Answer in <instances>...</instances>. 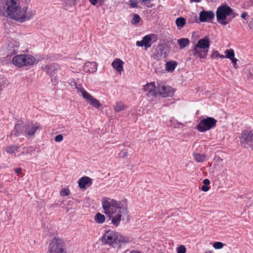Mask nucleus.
Masks as SVG:
<instances>
[{"instance_id": "obj_4", "label": "nucleus", "mask_w": 253, "mask_h": 253, "mask_svg": "<svg viewBox=\"0 0 253 253\" xmlns=\"http://www.w3.org/2000/svg\"><path fill=\"white\" fill-rule=\"evenodd\" d=\"M232 13V8L226 4L219 6L216 9L217 21L222 25H226L231 22L230 15Z\"/></svg>"}, {"instance_id": "obj_6", "label": "nucleus", "mask_w": 253, "mask_h": 253, "mask_svg": "<svg viewBox=\"0 0 253 253\" xmlns=\"http://www.w3.org/2000/svg\"><path fill=\"white\" fill-rule=\"evenodd\" d=\"M49 253H67L64 243L60 238H54L49 244Z\"/></svg>"}, {"instance_id": "obj_20", "label": "nucleus", "mask_w": 253, "mask_h": 253, "mask_svg": "<svg viewBox=\"0 0 253 253\" xmlns=\"http://www.w3.org/2000/svg\"><path fill=\"white\" fill-rule=\"evenodd\" d=\"M91 184L92 179L87 176L82 177L79 181V186L82 189L84 188L86 186H89Z\"/></svg>"}, {"instance_id": "obj_10", "label": "nucleus", "mask_w": 253, "mask_h": 253, "mask_svg": "<svg viewBox=\"0 0 253 253\" xmlns=\"http://www.w3.org/2000/svg\"><path fill=\"white\" fill-rule=\"evenodd\" d=\"M214 16L215 14L213 11L203 10L200 12L199 19L202 22H210L214 18Z\"/></svg>"}, {"instance_id": "obj_1", "label": "nucleus", "mask_w": 253, "mask_h": 253, "mask_svg": "<svg viewBox=\"0 0 253 253\" xmlns=\"http://www.w3.org/2000/svg\"><path fill=\"white\" fill-rule=\"evenodd\" d=\"M102 201V208L105 214L109 217L110 219H112V223L114 225L118 226L122 216H127L128 214L126 202L124 204L106 197L103 198Z\"/></svg>"}, {"instance_id": "obj_57", "label": "nucleus", "mask_w": 253, "mask_h": 253, "mask_svg": "<svg viewBox=\"0 0 253 253\" xmlns=\"http://www.w3.org/2000/svg\"><path fill=\"white\" fill-rule=\"evenodd\" d=\"M205 253H212L211 251H207Z\"/></svg>"}, {"instance_id": "obj_26", "label": "nucleus", "mask_w": 253, "mask_h": 253, "mask_svg": "<svg viewBox=\"0 0 253 253\" xmlns=\"http://www.w3.org/2000/svg\"><path fill=\"white\" fill-rule=\"evenodd\" d=\"M75 86V88L77 89L78 92H80L84 98L88 94L84 87L80 84L76 83L75 82L73 83Z\"/></svg>"}, {"instance_id": "obj_23", "label": "nucleus", "mask_w": 253, "mask_h": 253, "mask_svg": "<svg viewBox=\"0 0 253 253\" xmlns=\"http://www.w3.org/2000/svg\"><path fill=\"white\" fill-rule=\"evenodd\" d=\"M23 132V126L20 124H16L11 132V135L18 136Z\"/></svg>"}, {"instance_id": "obj_49", "label": "nucleus", "mask_w": 253, "mask_h": 253, "mask_svg": "<svg viewBox=\"0 0 253 253\" xmlns=\"http://www.w3.org/2000/svg\"><path fill=\"white\" fill-rule=\"evenodd\" d=\"M203 183L205 185L208 186L210 184V181L209 179H207V178L203 180Z\"/></svg>"}, {"instance_id": "obj_30", "label": "nucleus", "mask_w": 253, "mask_h": 253, "mask_svg": "<svg viewBox=\"0 0 253 253\" xmlns=\"http://www.w3.org/2000/svg\"><path fill=\"white\" fill-rule=\"evenodd\" d=\"M18 148V146L15 145H12L6 147V151L8 153L12 154L15 153L16 151H17Z\"/></svg>"}, {"instance_id": "obj_17", "label": "nucleus", "mask_w": 253, "mask_h": 253, "mask_svg": "<svg viewBox=\"0 0 253 253\" xmlns=\"http://www.w3.org/2000/svg\"><path fill=\"white\" fill-rule=\"evenodd\" d=\"M23 58L22 62V67L23 66H31L34 64L36 62V58L28 54H23V56L22 57Z\"/></svg>"}, {"instance_id": "obj_55", "label": "nucleus", "mask_w": 253, "mask_h": 253, "mask_svg": "<svg viewBox=\"0 0 253 253\" xmlns=\"http://www.w3.org/2000/svg\"><path fill=\"white\" fill-rule=\"evenodd\" d=\"M201 0H194V2H199L201 1Z\"/></svg>"}, {"instance_id": "obj_34", "label": "nucleus", "mask_w": 253, "mask_h": 253, "mask_svg": "<svg viewBox=\"0 0 253 253\" xmlns=\"http://www.w3.org/2000/svg\"><path fill=\"white\" fill-rule=\"evenodd\" d=\"M141 18L139 15L137 14H134L133 15V18L131 21V23L133 25L137 24L140 22Z\"/></svg>"}, {"instance_id": "obj_47", "label": "nucleus", "mask_w": 253, "mask_h": 253, "mask_svg": "<svg viewBox=\"0 0 253 253\" xmlns=\"http://www.w3.org/2000/svg\"><path fill=\"white\" fill-rule=\"evenodd\" d=\"M248 16L249 15H248V12H243L241 14V17H242V18L246 20L247 19V17H248Z\"/></svg>"}, {"instance_id": "obj_24", "label": "nucleus", "mask_w": 253, "mask_h": 253, "mask_svg": "<svg viewBox=\"0 0 253 253\" xmlns=\"http://www.w3.org/2000/svg\"><path fill=\"white\" fill-rule=\"evenodd\" d=\"M177 65V62L176 61L169 60L166 62L165 68L166 71L168 72H172Z\"/></svg>"}, {"instance_id": "obj_54", "label": "nucleus", "mask_w": 253, "mask_h": 253, "mask_svg": "<svg viewBox=\"0 0 253 253\" xmlns=\"http://www.w3.org/2000/svg\"><path fill=\"white\" fill-rule=\"evenodd\" d=\"M141 1H142V2H144V3H150V0H140Z\"/></svg>"}, {"instance_id": "obj_39", "label": "nucleus", "mask_w": 253, "mask_h": 253, "mask_svg": "<svg viewBox=\"0 0 253 253\" xmlns=\"http://www.w3.org/2000/svg\"><path fill=\"white\" fill-rule=\"evenodd\" d=\"M218 57L221 58H224V55H220L217 50H213L211 55V58H217Z\"/></svg>"}, {"instance_id": "obj_5", "label": "nucleus", "mask_w": 253, "mask_h": 253, "mask_svg": "<svg viewBox=\"0 0 253 253\" xmlns=\"http://www.w3.org/2000/svg\"><path fill=\"white\" fill-rule=\"evenodd\" d=\"M217 120L211 117L200 120V123L197 126V129L201 132H204L210 130L216 126Z\"/></svg>"}, {"instance_id": "obj_14", "label": "nucleus", "mask_w": 253, "mask_h": 253, "mask_svg": "<svg viewBox=\"0 0 253 253\" xmlns=\"http://www.w3.org/2000/svg\"><path fill=\"white\" fill-rule=\"evenodd\" d=\"M153 35H147L143 37L141 41H137L136 45L138 46H145L146 48H150L151 46L152 37Z\"/></svg>"}, {"instance_id": "obj_29", "label": "nucleus", "mask_w": 253, "mask_h": 253, "mask_svg": "<svg viewBox=\"0 0 253 253\" xmlns=\"http://www.w3.org/2000/svg\"><path fill=\"white\" fill-rule=\"evenodd\" d=\"M175 24L178 28H181L183 27L186 24L185 19L182 17L176 18Z\"/></svg>"}, {"instance_id": "obj_33", "label": "nucleus", "mask_w": 253, "mask_h": 253, "mask_svg": "<svg viewBox=\"0 0 253 253\" xmlns=\"http://www.w3.org/2000/svg\"><path fill=\"white\" fill-rule=\"evenodd\" d=\"M125 109V105L124 103L121 102L117 103L116 105L114 107L115 111L116 112H119L121 111L124 110Z\"/></svg>"}, {"instance_id": "obj_11", "label": "nucleus", "mask_w": 253, "mask_h": 253, "mask_svg": "<svg viewBox=\"0 0 253 253\" xmlns=\"http://www.w3.org/2000/svg\"><path fill=\"white\" fill-rule=\"evenodd\" d=\"M208 51V50H204L199 47L197 48L196 46L195 45L194 49L191 50V55H193L196 59L198 58L205 59L207 56Z\"/></svg>"}, {"instance_id": "obj_40", "label": "nucleus", "mask_w": 253, "mask_h": 253, "mask_svg": "<svg viewBox=\"0 0 253 253\" xmlns=\"http://www.w3.org/2000/svg\"><path fill=\"white\" fill-rule=\"evenodd\" d=\"M129 4L131 8H138V1L137 0H129Z\"/></svg>"}, {"instance_id": "obj_38", "label": "nucleus", "mask_w": 253, "mask_h": 253, "mask_svg": "<svg viewBox=\"0 0 253 253\" xmlns=\"http://www.w3.org/2000/svg\"><path fill=\"white\" fill-rule=\"evenodd\" d=\"M198 21V17L197 16L195 13H192L190 15V18H189L188 20V22L189 23L192 24L195 22H197Z\"/></svg>"}, {"instance_id": "obj_7", "label": "nucleus", "mask_w": 253, "mask_h": 253, "mask_svg": "<svg viewBox=\"0 0 253 253\" xmlns=\"http://www.w3.org/2000/svg\"><path fill=\"white\" fill-rule=\"evenodd\" d=\"M240 139L243 147L246 148L253 147V130L251 131L245 130L242 132Z\"/></svg>"}, {"instance_id": "obj_8", "label": "nucleus", "mask_w": 253, "mask_h": 253, "mask_svg": "<svg viewBox=\"0 0 253 253\" xmlns=\"http://www.w3.org/2000/svg\"><path fill=\"white\" fill-rule=\"evenodd\" d=\"M34 14L35 13L32 10L28 11L27 7H23L22 8L16 21L21 23L24 22L31 19Z\"/></svg>"}, {"instance_id": "obj_50", "label": "nucleus", "mask_w": 253, "mask_h": 253, "mask_svg": "<svg viewBox=\"0 0 253 253\" xmlns=\"http://www.w3.org/2000/svg\"><path fill=\"white\" fill-rule=\"evenodd\" d=\"M230 60H231L232 62L233 63L234 67H236L235 65L237 64V62L238 61V60L236 58H235V57L231 59Z\"/></svg>"}, {"instance_id": "obj_53", "label": "nucleus", "mask_w": 253, "mask_h": 253, "mask_svg": "<svg viewBox=\"0 0 253 253\" xmlns=\"http://www.w3.org/2000/svg\"><path fill=\"white\" fill-rule=\"evenodd\" d=\"M76 0H65L69 3H75Z\"/></svg>"}, {"instance_id": "obj_27", "label": "nucleus", "mask_w": 253, "mask_h": 253, "mask_svg": "<svg viewBox=\"0 0 253 253\" xmlns=\"http://www.w3.org/2000/svg\"><path fill=\"white\" fill-rule=\"evenodd\" d=\"M94 219L96 223L98 224H102L105 220V216L104 215L98 212L95 215Z\"/></svg>"}, {"instance_id": "obj_28", "label": "nucleus", "mask_w": 253, "mask_h": 253, "mask_svg": "<svg viewBox=\"0 0 253 253\" xmlns=\"http://www.w3.org/2000/svg\"><path fill=\"white\" fill-rule=\"evenodd\" d=\"M180 49H183L188 45L189 41L187 38H182L178 40L177 41Z\"/></svg>"}, {"instance_id": "obj_41", "label": "nucleus", "mask_w": 253, "mask_h": 253, "mask_svg": "<svg viewBox=\"0 0 253 253\" xmlns=\"http://www.w3.org/2000/svg\"><path fill=\"white\" fill-rule=\"evenodd\" d=\"M224 246V244L220 242H216L214 243L213 247L215 249H220Z\"/></svg>"}, {"instance_id": "obj_52", "label": "nucleus", "mask_w": 253, "mask_h": 253, "mask_svg": "<svg viewBox=\"0 0 253 253\" xmlns=\"http://www.w3.org/2000/svg\"><path fill=\"white\" fill-rule=\"evenodd\" d=\"M130 253H140L139 251L137 250H132L130 251Z\"/></svg>"}, {"instance_id": "obj_58", "label": "nucleus", "mask_w": 253, "mask_h": 253, "mask_svg": "<svg viewBox=\"0 0 253 253\" xmlns=\"http://www.w3.org/2000/svg\"><path fill=\"white\" fill-rule=\"evenodd\" d=\"M190 0L192 1H194V0Z\"/></svg>"}, {"instance_id": "obj_43", "label": "nucleus", "mask_w": 253, "mask_h": 253, "mask_svg": "<svg viewBox=\"0 0 253 253\" xmlns=\"http://www.w3.org/2000/svg\"><path fill=\"white\" fill-rule=\"evenodd\" d=\"M90 3L93 5H95L97 1H99V5H102L104 2L105 0H89Z\"/></svg>"}, {"instance_id": "obj_3", "label": "nucleus", "mask_w": 253, "mask_h": 253, "mask_svg": "<svg viewBox=\"0 0 253 253\" xmlns=\"http://www.w3.org/2000/svg\"><path fill=\"white\" fill-rule=\"evenodd\" d=\"M101 242L105 245H109L115 248L120 243H126L129 242V238L124 236L120 233L112 230L105 231L101 237Z\"/></svg>"}, {"instance_id": "obj_56", "label": "nucleus", "mask_w": 253, "mask_h": 253, "mask_svg": "<svg viewBox=\"0 0 253 253\" xmlns=\"http://www.w3.org/2000/svg\"><path fill=\"white\" fill-rule=\"evenodd\" d=\"M73 82H72L71 83V85L72 86H74V84L73 83Z\"/></svg>"}, {"instance_id": "obj_18", "label": "nucleus", "mask_w": 253, "mask_h": 253, "mask_svg": "<svg viewBox=\"0 0 253 253\" xmlns=\"http://www.w3.org/2000/svg\"><path fill=\"white\" fill-rule=\"evenodd\" d=\"M166 54L165 46L162 45H159L156 49L155 54H154L155 59L159 60L162 57H165Z\"/></svg>"}, {"instance_id": "obj_16", "label": "nucleus", "mask_w": 253, "mask_h": 253, "mask_svg": "<svg viewBox=\"0 0 253 253\" xmlns=\"http://www.w3.org/2000/svg\"><path fill=\"white\" fill-rule=\"evenodd\" d=\"M155 87L154 83H148L144 86V90L147 92L148 96H155L156 95Z\"/></svg>"}, {"instance_id": "obj_2", "label": "nucleus", "mask_w": 253, "mask_h": 253, "mask_svg": "<svg viewBox=\"0 0 253 253\" xmlns=\"http://www.w3.org/2000/svg\"><path fill=\"white\" fill-rule=\"evenodd\" d=\"M22 8L19 0H2L0 12L3 16L6 14L9 18L16 21Z\"/></svg>"}, {"instance_id": "obj_37", "label": "nucleus", "mask_w": 253, "mask_h": 253, "mask_svg": "<svg viewBox=\"0 0 253 253\" xmlns=\"http://www.w3.org/2000/svg\"><path fill=\"white\" fill-rule=\"evenodd\" d=\"M17 53V50L15 47L13 48L12 46H9L8 49L7 57L11 56Z\"/></svg>"}, {"instance_id": "obj_46", "label": "nucleus", "mask_w": 253, "mask_h": 253, "mask_svg": "<svg viewBox=\"0 0 253 253\" xmlns=\"http://www.w3.org/2000/svg\"><path fill=\"white\" fill-rule=\"evenodd\" d=\"M238 15V14L236 13V12H234L233 11V10L232 9V13L230 15L229 18H231V21L232 20V19L235 18V17L237 16Z\"/></svg>"}, {"instance_id": "obj_48", "label": "nucleus", "mask_w": 253, "mask_h": 253, "mask_svg": "<svg viewBox=\"0 0 253 253\" xmlns=\"http://www.w3.org/2000/svg\"><path fill=\"white\" fill-rule=\"evenodd\" d=\"M201 190L203 191L207 192L209 190V187L207 185H204L202 186Z\"/></svg>"}, {"instance_id": "obj_44", "label": "nucleus", "mask_w": 253, "mask_h": 253, "mask_svg": "<svg viewBox=\"0 0 253 253\" xmlns=\"http://www.w3.org/2000/svg\"><path fill=\"white\" fill-rule=\"evenodd\" d=\"M63 136L62 134H58V135H56L54 138V140L56 142H58L62 141L63 140Z\"/></svg>"}, {"instance_id": "obj_21", "label": "nucleus", "mask_w": 253, "mask_h": 253, "mask_svg": "<svg viewBox=\"0 0 253 253\" xmlns=\"http://www.w3.org/2000/svg\"><path fill=\"white\" fill-rule=\"evenodd\" d=\"M84 99L86 101L89 102L90 104L95 108L98 109L101 106L100 102L97 99L94 98L89 93L84 98Z\"/></svg>"}, {"instance_id": "obj_31", "label": "nucleus", "mask_w": 253, "mask_h": 253, "mask_svg": "<svg viewBox=\"0 0 253 253\" xmlns=\"http://www.w3.org/2000/svg\"><path fill=\"white\" fill-rule=\"evenodd\" d=\"M193 156L194 159L196 160V161L200 163L204 162L206 158V155H202L199 153L194 154Z\"/></svg>"}, {"instance_id": "obj_45", "label": "nucleus", "mask_w": 253, "mask_h": 253, "mask_svg": "<svg viewBox=\"0 0 253 253\" xmlns=\"http://www.w3.org/2000/svg\"><path fill=\"white\" fill-rule=\"evenodd\" d=\"M70 192L67 189H63L61 192V195L62 196H68L69 195Z\"/></svg>"}, {"instance_id": "obj_35", "label": "nucleus", "mask_w": 253, "mask_h": 253, "mask_svg": "<svg viewBox=\"0 0 253 253\" xmlns=\"http://www.w3.org/2000/svg\"><path fill=\"white\" fill-rule=\"evenodd\" d=\"M8 84V82L6 79H2L0 80V92L6 87Z\"/></svg>"}, {"instance_id": "obj_19", "label": "nucleus", "mask_w": 253, "mask_h": 253, "mask_svg": "<svg viewBox=\"0 0 253 253\" xmlns=\"http://www.w3.org/2000/svg\"><path fill=\"white\" fill-rule=\"evenodd\" d=\"M84 70L85 72L94 73L97 70V64L95 62H88L85 63Z\"/></svg>"}, {"instance_id": "obj_42", "label": "nucleus", "mask_w": 253, "mask_h": 253, "mask_svg": "<svg viewBox=\"0 0 253 253\" xmlns=\"http://www.w3.org/2000/svg\"><path fill=\"white\" fill-rule=\"evenodd\" d=\"M186 251V248L183 245H180L177 248V253H185Z\"/></svg>"}, {"instance_id": "obj_12", "label": "nucleus", "mask_w": 253, "mask_h": 253, "mask_svg": "<svg viewBox=\"0 0 253 253\" xmlns=\"http://www.w3.org/2000/svg\"><path fill=\"white\" fill-rule=\"evenodd\" d=\"M40 127L39 125L37 123L34 124L33 122L28 123L25 127V135L31 136L35 135L36 131Z\"/></svg>"}, {"instance_id": "obj_36", "label": "nucleus", "mask_w": 253, "mask_h": 253, "mask_svg": "<svg viewBox=\"0 0 253 253\" xmlns=\"http://www.w3.org/2000/svg\"><path fill=\"white\" fill-rule=\"evenodd\" d=\"M119 157L122 159L126 158L128 156L127 150L126 149L122 150L119 154Z\"/></svg>"}, {"instance_id": "obj_51", "label": "nucleus", "mask_w": 253, "mask_h": 253, "mask_svg": "<svg viewBox=\"0 0 253 253\" xmlns=\"http://www.w3.org/2000/svg\"><path fill=\"white\" fill-rule=\"evenodd\" d=\"M14 171L17 174H20L22 172V169L21 168L15 169Z\"/></svg>"}, {"instance_id": "obj_25", "label": "nucleus", "mask_w": 253, "mask_h": 253, "mask_svg": "<svg viewBox=\"0 0 253 253\" xmlns=\"http://www.w3.org/2000/svg\"><path fill=\"white\" fill-rule=\"evenodd\" d=\"M23 56V54H19L14 56L12 59L13 64L19 67H22Z\"/></svg>"}, {"instance_id": "obj_15", "label": "nucleus", "mask_w": 253, "mask_h": 253, "mask_svg": "<svg viewBox=\"0 0 253 253\" xmlns=\"http://www.w3.org/2000/svg\"><path fill=\"white\" fill-rule=\"evenodd\" d=\"M195 45L196 47L202 48L204 50H208L210 46V41L208 36H205L203 38L200 39L197 43Z\"/></svg>"}, {"instance_id": "obj_9", "label": "nucleus", "mask_w": 253, "mask_h": 253, "mask_svg": "<svg viewBox=\"0 0 253 253\" xmlns=\"http://www.w3.org/2000/svg\"><path fill=\"white\" fill-rule=\"evenodd\" d=\"M43 70L45 71L46 73L51 76H54L56 74L57 72L60 69V66L56 63L48 64L44 67H42Z\"/></svg>"}, {"instance_id": "obj_22", "label": "nucleus", "mask_w": 253, "mask_h": 253, "mask_svg": "<svg viewBox=\"0 0 253 253\" xmlns=\"http://www.w3.org/2000/svg\"><path fill=\"white\" fill-rule=\"evenodd\" d=\"M124 62L119 58L114 59L112 63L113 68L117 72L121 73L123 70Z\"/></svg>"}, {"instance_id": "obj_13", "label": "nucleus", "mask_w": 253, "mask_h": 253, "mask_svg": "<svg viewBox=\"0 0 253 253\" xmlns=\"http://www.w3.org/2000/svg\"><path fill=\"white\" fill-rule=\"evenodd\" d=\"M158 90L159 94L163 97L172 96L174 92V89L171 87L165 85H163L161 87H159Z\"/></svg>"}, {"instance_id": "obj_32", "label": "nucleus", "mask_w": 253, "mask_h": 253, "mask_svg": "<svg viewBox=\"0 0 253 253\" xmlns=\"http://www.w3.org/2000/svg\"><path fill=\"white\" fill-rule=\"evenodd\" d=\"M225 55L224 56V58H227L229 59H231L234 57L235 53L233 49H227L225 51Z\"/></svg>"}]
</instances>
